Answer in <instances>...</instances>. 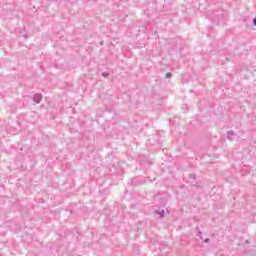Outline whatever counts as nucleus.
Masks as SVG:
<instances>
[{"mask_svg": "<svg viewBox=\"0 0 256 256\" xmlns=\"http://www.w3.org/2000/svg\"><path fill=\"white\" fill-rule=\"evenodd\" d=\"M142 183H145V179L143 178H133L131 181L132 185H142Z\"/></svg>", "mask_w": 256, "mask_h": 256, "instance_id": "f257e3e1", "label": "nucleus"}, {"mask_svg": "<svg viewBox=\"0 0 256 256\" xmlns=\"http://www.w3.org/2000/svg\"><path fill=\"white\" fill-rule=\"evenodd\" d=\"M42 100H43V96L41 94H35L33 97L34 103H41Z\"/></svg>", "mask_w": 256, "mask_h": 256, "instance_id": "f03ea898", "label": "nucleus"}, {"mask_svg": "<svg viewBox=\"0 0 256 256\" xmlns=\"http://www.w3.org/2000/svg\"><path fill=\"white\" fill-rule=\"evenodd\" d=\"M235 137H237V134H235V132H233V130L228 131L227 139H229L230 141H233V139H235Z\"/></svg>", "mask_w": 256, "mask_h": 256, "instance_id": "7ed1b4c3", "label": "nucleus"}, {"mask_svg": "<svg viewBox=\"0 0 256 256\" xmlns=\"http://www.w3.org/2000/svg\"><path fill=\"white\" fill-rule=\"evenodd\" d=\"M156 215H160V218L163 219L165 217V210H155Z\"/></svg>", "mask_w": 256, "mask_h": 256, "instance_id": "20e7f679", "label": "nucleus"}, {"mask_svg": "<svg viewBox=\"0 0 256 256\" xmlns=\"http://www.w3.org/2000/svg\"><path fill=\"white\" fill-rule=\"evenodd\" d=\"M171 77H173V74H171V72L166 73L165 75L166 79H171Z\"/></svg>", "mask_w": 256, "mask_h": 256, "instance_id": "39448f33", "label": "nucleus"}, {"mask_svg": "<svg viewBox=\"0 0 256 256\" xmlns=\"http://www.w3.org/2000/svg\"><path fill=\"white\" fill-rule=\"evenodd\" d=\"M197 237H199V239H203V236H202V232H201V230H199V231H198V235H197Z\"/></svg>", "mask_w": 256, "mask_h": 256, "instance_id": "423d86ee", "label": "nucleus"}, {"mask_svg": "<svg viewBox=\"0 0 256 256\" xmlns=\"http://www.w3.org/2000/svg\"><path fill=\"white\" fill-rule=\"evenodd\" d=\"M189 178H190V179H193V180L195 181L196 176H195V174H189Z\"/></svg>", "mask_w": 256, "mask_h": 256, "instance_id": "0eeeda50", "label": "nucleus"}, {"mask_svg": "<svg viewBox=\"0 0 256 256\" xmlns=\"http://www.w3.org/2000/svg\"><path fill=\"white\" fill-rule=\"evenodd\" d=\"M102 76H103V77H109V73L103 72V73H102Z\"/></svg>", "mask_w": 256, "mask_h": 256, "instance_id": "6e6552de", "label": "nucleus"}, {"mask_svg": "<svg viewBox=\"0 0 256 256\" xmlns=\"http://www.w3.org/2000/svg\"><path fill=\"white\" fill-rule=\"evenodd\" d=\"M196 231L199 233V231H201V229H199V226H196Z\"/></svg>", "mask_w": 256, "mask_h": 256, "instance_id": "1a4fd4ad", "label": "nucleus"}, {"mask_svg": "<svg viewBox=\"0 0 256 256\" xmlns=\"http://www.w3.org/2000/svg\"><path fill=\"white\" fill-rule=\"evenodd\" d=\"M253 23L254 25H256V17L253 19Z\"/></svg>", "mask_w": 256, "mask_h": 256, "instance_id": "9d476101", "label": "nucleus"}, {"mask_svg": "<svg viewBox=\"0 0 256 256\" xmlns=\"http://www.w3.org/2000/svg\"><path fill=\"white\" fill-rule=\"evenodd\" d=\"M165 205H167V204L165 203V200H163V207H165Z\"/></svg>", "mask_w": 256, "mask_h": 256, "instance_id": "9b49d317", "label": "nucleus"}, {"mask_svg": "<svg viewBox=\"0 0 256 256\" xmlns=\"http://www.w3.org/2000/svg\"><path fill=\"white\" fill-rule=\"evenodd\" d=\"M205 243H209V238H207V239L205 240Z\"/></svg>", "mask_w": 256, "mask_h": 256, "instance_id": "f8f14e48", "label": "nucleus"}]
</instances>
